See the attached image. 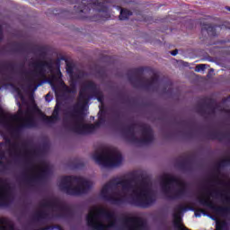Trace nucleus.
Here are the masks:
<instances>
[{"instance_id":"nucleus-16","label":"nucleus","mask_w":230,"mask_h":230,"mask_svg":"<svg viewBox=\"0 0 230 230\" xmlns=\"http://www.w3.org/2000/svg\"><path fill=\"white\" fill-rule=\"evenodd\" d=\"M35 172L37 175H45L46 172H48V164L45 162H40L36 167Z\"/></svg>"},{"instance_id":"nucleus-8","label":"nucleus","mask_w":230,"mask_h":230,"mask_svg":"<svg viewBox=\"0 0 230 230\" xmlns=\"http://www.w3.org/2000/svg\"><path fill=\"white\" fill-rule=\"evenodd\" d=\"M66 127L73 130V132H76V134H89L94 132L98 125L85 124L84 115L75 112L70 116Z\"/></svg>"},{"instance_id":"nucleus-23","label":"nucleus","mask_w":230,"mask_h":230,"mask_svg":"<svg viewBox=\"0 0 230 230\" xmlns=\"http://www.w3.org/2000/svg\"><path fill=\"white\" fill-rule=\"evenodd\" d=\"M45 100L46 102H51V96L49 94H47Z\"/></svg>"},{"instance_id":"nucleus-13","label":"nucleus","mask_w":230,"mask_h":230,"mask_svg":"<svg viewBox=\"0 0 230 230\" xmlns=\"http://www.w3.org/2000/svg\"><path fill=\"white\" fill-rule=\"evenodd\" d=\"M124 226L128 230H145L146 229V222L138 217H128L124 220Z\"/></svg>"},{"instance_id":"nucleus-14","label":"nucleus","mask_w":230,"mask_h":230,"mask_svg":"<svg viewBox=\"0 0 230 230\" xmlns=\"http://www.w3.org/2000/svg\"><path fill=\"white\" fill-rule=\"evenodd\" d=\"M12 202V191L8 185L0 183V208L8 206Z\"/></svg>"},{"instance_id":"nucleus-20","label":"nucleus","mask_w":230,"mask_h":230,"mask_svg":"<svg viewBox=\"0 0 230 230\" xmlns=\"http://www.w3.org/2000/svg\"><path fill=\"white\" fill-rule=\"evenodd\" d=\"M206 69V65H198L196 66L197 73H200L201 71H204Z\"/></svg>"},{"instance_id":"nucleus-25","label":"nucleus","mask_w":230,"mask_h":230,"mask_svg":"<svg viewBox=\"0 0 230 230\" xmlns=\"http://www.w3.org/2000/svg\"><path fill=\"white\" fill-rule=\"evenodd\" d=\"M40 217H46V214H45V212H41V213L40 214Z\"/></svg>"},{"instance_id":"nucleus-1","label":"nucleus","mask_w":230,"mask_h":230,"mask_svg":"<svg viewBox=\"0 0 230 230\" xmlns=\"http://www.w3.org/2000/svg\"><path fill=\"white\" fill-rule=\"evenodd\" d=\"M101 195L113 204L127 202L138 208H148L155 201L152 183L146 179L113 178L102 187Z\"/></svg>"},{"instance_id":"nucleus-27","label":"nucleus","mask_w":230,"mask_h":230,"mask_svg":"<svg viewBox=\"0 0 230 230\" xmlns=\"http://www.w3.org/2000/svg\"><path fill=\"white\" fill-rule=\"evenodd\" d=\"M227 10H229V11H230V7H228V8H227Z\"/></svg>"},{"instance_id":"nucleus-15","label":"nucleus","mask_w":230,"mask_h":230,"mask_svg":"<svg viewBox=\"0 0 230 230\" xmlns=\"http://www.w3.org/2000/svg\"><path fill=\"white\" fill-rule=\"evenodd\" d=\"M95 4L101 8L99 13L102 15V19H111V13L109 12V8H107L105 0H97Z\"/></svg>"},{"instance_id":"nucleus-21","label":"nucleus","mask_w":230,"mask_h":230,"mask_svg":"<svg viewBox=\"0 0 230 230\" xmlns=\"http://www.w3.org/2000/svg\"><path fill=\"white\" fill-rule=\"evenodd\" d=\"M195 217H201V215H206V211H204V210H197L196 212H195Z\"/></svg>"},{"instance_id":"nucleus-6","label":"nucleus","mask_w":230,"mask_h":230,"mask_svg":"<svg viewBox=\"0 0 230 230\" xmlns=\"http://www.w3.org/2000/svg\"><path fill=\"white\" fill-rule=\"evenodd\" d=\"M93 159L103 168H113V166H119L123 163L121 153L114 147H101L97 149L93 155Z\"/></svg>"},{"instance_id":"nucleus-22","label":"nucleus","mask_w":230,"mask_h":230,"mask_svg":"<svg viewBox=\"0 0 230 230\" xmlns=\"http://www.w3.org/2000/svg\"><path fill=\"white\" fill-rule=\"evenodd\" d=\"M88 9L89 7H87V5H84V8L79 9V12H87Z\"/></svg>"},{"instance_id":"nucleus-4","label":"nucleus","mask_w":230,"mask_h":230,"mask_svg":"<svg viewBox=\"0 0 230 230\" xmlns=\"http://www.w3.org/2000/svg\"><path fill=\"white\" fill-rule=\"evenodd\" d=\"M87 224L93 229L109 230L116 227V216L114 213L100 207L92 208L87 217Z\"/></svg>"},{"instance_id":"nucleus-18","label":"nucleus","mask_w":230,"mask_h":230,"mask_svg":"<svg viewBox=\"0 0 230 230\" xmlns=\"http://www.w3.org/2000/svg\"><path fill=\"white\" fill-rule=\"evenodd\" d=\"M57 208H59V205L57 203H51V202H47L43 207L42 209L43 211H55Z\"/></svg>"},{"instance_id":"nucleus-26","label":"nucleus","mask_w":230,"mask_h":230,"mask_svg":"<svg viewBox=\"0 0 230 230\" xmlns=\"http://www.w3.org/2000/svg\"><path fill=\"white\" fill-rule=\"evenodd\" d=\"M98 100H99V102H102V99H101V98H99Z\"/></svg>"},{"instance_id":"nucleus-3","label":"nucleus","mask_w":230,"mask_h":230,"mask_svg":"<svg viewBox=\"0 0 230 230\" xmlns=\"http://www.w3.org/2000/svg\"><path fill=\"white\" fill-rule=\"evenodd\" d=\"M19 111L15 115H10L0 106V124L5 128H13L14 127L30 128L35 125V114H41L46 123H55L58 119V108H55L51 117H48L37 108L32 102L31 106H28L25 111H22V106L18 103Z\"/></svg>"},{"instance_id":"nucleus-24","label":"nucleus","mask_w":230,"mask_h":230,"mask_svg":"<svg viewBox=\"0 0 230 230\" xmlns=\"http://www.w3.org/2000/svg\"><path fill=\"white\" fill-rule=\"evenodd\" d=\"M171 54L172 55V57H175V55H177V50L172 51Z\"/></svg>"},{"instance_id":"nucleus-5","label":"nucleus","mask_w":230,"mask_h":230,"mask_svg":"<svg viewBox=\"0 0 230 230\" xmlns=\"http://www.w3.org/2000/svg\"><path fill=\"white\" fill-rule=\"evenodd\" d=\"M93 187V181L81 176H65L61 179L59 188L68 195H83Z\"/></svg>"},{"instance_id":"nucleus-10","label":"nucleus","mask_w":230,"mask_h":230,"mask_svg":"<svg viewBox=\"0 0 230 230\" xmlns=\"http://www.w3.org/2000/svg\"><path fill=\"white\" fill-rule=\"evenodd\" d=\"M93 96H98V88L93 82L87 81L84 83L81 86L78 99L79 105L84 107V105H87V103H89V100H91Z\"/></svg>"},{"instance_id":"nucleus-9","label":"nucleus","mask_w":230,"mask_h":230,"mask_svg":"<svg viewBox=\"0 0 230 230\" xmlns=\"http://www.w3.org/2000/svg\"><path fill=\"white\" fill-rule=\"evenodd\" d=\"M183 211H188L186 208V205L180 204L176 207L174 214H173V226L176 230H189L184 226H182V218L181 217V214ZM216 230H229L227 226V223L226 221H220L216 218Z\"/></svg>"},{"instance_id":"nucleus-11","label":"nucleus","mask_w":230,"mask_h":230,"mask_svg":"<svg viewBox=\"0 0 230 230\" xmlns=\"http://www.w3.org/2000/svg\"><path fill=\"white\" fill-rule=\"evenodd\" d=\"M130 136L132 141L136 143H150L154 139V133H152V128L148 126H142L138 133L131 131Z\"/></svg>"},{"instance_id":"nucleus-17","label":"nucleus","mask_w":230,"mask_h":230,"mask_svg":"<svg viewBox=\"0 0 230 230\" xmlns=\"http://www.w3.org/2000/svg\"><path fill=\"white\" fill-rule=\"evenodd\" d=\"M0 230H15V228L6 219L0 218Z\"/></svg>"},{"instance_id":"nucleus-7","label":"nucleus","mask_w":230,"mask_h":230,"mask_svg":"<svg viewBox=\"0 0 230 230\" xmlns=\"http://www.w3.org/2000/svg\"><path fill=\"white\" fill-rule=\"evenodd\" d=\"M161 188L163 193L168 199H181L184 193H186V183L172 175V174H164L161 180Z\"/></svg>"},{"instance_id":"nucleus-2","label":"nucleus","mask_w":230,"mask_h":230,"mask_svg":"<svg viewBox=\"0 0 230 230\" xmlns=\"http://www.w3.org/2000/svg\"><path fill=\"white\" fill-rule=\"evenodd\" d=\"M66 72L70 75V86L66 85L62 80V72H60L59 66L53 69V65L50 62L38 59L32 64V71L26 74L24 84H19L16 86V93L20 100L24 102L22 91H35L40 85L44 84L42 80H47L51 85L56 96L75 94L76 93V80L73 76V68L69 64H66Z\"/></svg>"},{"instance_id":"nucleus-19","label":"nucleus","mask_w":230,"mask_h":230,"mask_svg":"<svg viewBox=\"0 0 230 230\" xmlns=\"http://www.w3.org/2000/svg\"><path fill=\"white\" fill-rule=\"evenodd\" d=\"M130 15H132V12H130L129 10L120 9V15H119L120 21H127V19H128Z\"/></svg>"},{"instance_id":"nucleus-12","label":"nucleus","mask_w":230,"mask_h":230,"mask_svg":"<svg viewBox=\"0 0 230 230\" xmlns=\"http://www.w3.org/2000/svg\"><path fill=\"white\" fill-rule=\"evenodd\" d=\"M211 197H213V192L211 190L207 189L203 190L198 197L199 204L201 206H205V208H208L211 211H214V213H219L220 212V207L217 206L213 199H211Z\"/></svg>"}]
</instances>
